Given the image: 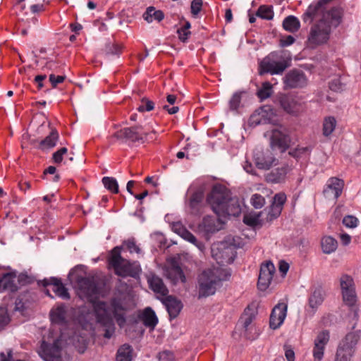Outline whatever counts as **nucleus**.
<instances>
[{"label":"nucleus","instance_id":"nucleus-17","mask_svg":"<svg viewBox=\"0 0 361 361\" xmlns=\"http://www.w3.org/2000/svg\"><path fill=\"white\" fill-rule=\"evenodd\" d=\"M171 229L183 239L195 245L200 251L203 252L204 250V244L202 242H199L194 235L185 228L181 222L178 221L173 223Z\"/></svg>","mask_w":361,"mask_h":361},{"label":"nucleus","instance_id":"nucleus-64","mask_svg":"<svg viewBox=\"0 0 361 361\" xmlns=\"http://www.w3.org/2000/svg\"><path fill=\"white\" fill-rule=\"evenodd\" d=\"M145 182L147 183H151L154 187H157L159 185L158 178L154 177H147L145 178Z\"/></svg>","mask_w":361,"mask_h":361},{"label":"nucleus","instance_id":"nucleus-12","mask_svg":"<svg viewBox=\"0 0 361 361\" xmlns=\"http://www.w3.org/2000/svg\"><path fill=\"white\" fill-rule=\"evenodd\" d=\"M276 112L271 106H264L256 110L249 118L248 123L250 126H256L259 124L274 123L277 121Z\"/></svg>","mask_w":361,"mask_h":361},{"label":"nucleus","instance_id":"nucleus-31","mask_svg":"<svg viewBox=\"0 0 361 361\" xmlns=\"http://www.w3.org/2000/svg\"><path fill=\"white\" fill-rule=\"evenodd\" d=\"M16 276L12 273H6L0 276V292L4 290L14 291L17 287L14 284Z\"/></svg>","mask_w":361,"mask_h":361},{"label":"nucleus","instance_id":"nucleus-59","mask_svg":"<svg viewBox=\"0 0 361 361\" xmlns=\"http://www.w3.org/2000/svg\"><path fill=\"white\" fill-rule=\"evenodd\" d=\"M126 245L130 252H135L137 253H139L140 251V248L135 245V242L133 240H128L126 243Z\"/></svg>","mask_w":361,"mask_h":361},{"label":"nucleus","instance_id":"nucleus-61","mask_svg":"<svg viewBox=\"0 0 361 361\" xmlns=\"http://www.w3.org/2000/svg\"><path fill=\"white\" fill-rule=\"evenodd\" d=\"M340 239L343 245H348L351 241V237L347 233H341Z\"/></svg>","mask_w":361,"mask_h":361},{"label":"nucleus","instance_id":"nucleus-46","mask_svg":"<svg viewBox=\"0 0 361 361\" xmlns=\"http://www.w3.org/2000/svg\"><path fill=\"white\" fill-rule=\"evenodd\" d=\"M102 183L104 187L109 191L117 193L118 192V185L117 180L112 177H104Z\"/></svg>","mask_w":361,"mask_h":361},{"label":"nucleus","instance_id":"nucleus-1","mask_svg":"<svg viewBox=\"0 0 361 361\" xmlns=\"http://www.w3.org/2000/svg\"><path fill=\"white\" fill-rule=\"evenodd\" d=\"M77 268L71 270L68 278L77 289L78 296L92 303L94 315L97 322L104 329V336L111 338L115 332L114 318L119 326L122 327L126 323L125 310L120 300L114 299L106 303L97 301L99 296V289L94 282L88 278L76 275Z\"/></svg>","mask_w":361,"mask_h":361},{"label":"nucleus","instance_id":"nucleus-23","mask_svg":"<svg viewBox=\"0 0 361 361\" xmlns=\"http://www.w3.org/2000/svg\"><path fill=\"white\" fill-rule=\"evenodd\" d=\"M325 297V293L322 289H316L310 295L308 300V307L307 312L314 314L319 307L322 304Z\"/></svg>","mask_w":361,"mask_h":361},{"label":"nucleus","instance_id":"nucleus-26","mask_svg":"<svg viewBox=\"0 0 361 361\" xmlns=\"http://www.w3.org/2000/svg\"><path fill=\"white\" fill-rule=\"evenodd\" d=\"M44 286H51L52 290L56 295L62 299L69 298L68 290L63 285L61 281L56 278H51L49 280H44Z\"/></svg>","mask_w":361,"mask_h":361},{"label":"nucleus","instance_id":"nucleus-37","mask_svg":"<svg viewBox=\"0 0 361 361\" xmlns=\"http://www.w3.org/2000/svg\"><path fill=\"white\" fill-rule=\"evenodd\" d=\"M58 140L59 133L55 129H53L50 134L41 141L40 147L42 149L52 148L56 145Z\"/></svg>","mask_w":361,"mask_h":361},{"label":"nucleus","instance_id":"nucleus-13","mask_svg":"<svg viewBox=\"0 0 361 361\" xmlns=\"http://www.w3.org/2000/svg\"><path fill=\"white\" fill-rule=\"evenodd\" d=\"M339 283L344 302L349 306L354 305L357 295L353 279L350 276L343 274L340 277Z\"/></svg>","mask_w":361,"mask_h":361},{"label":"nucleus","instance_id":"nucleus-38","mask_svg":"<svg viewBox=\"0 0 361 361\" xmlns=\"http://www.w3.org/2000/svg\"><path fill=\"white\" fill-rule=\"evenodd\" d=\"M300 23L299 20L293 16H289L286 18L283 22V28L290 32H296L299 30Z\"/></svg>","mask_w":361,"mask_h":361},{"label":"nucleus","instance_id":"nucleus-4","mask_svg":"<svg viewBox=\"0 0 361 361\" xmlns=\"http://www.w3.org/2000/svg\"><path fill=\"white\" fill-rule=\"evenodd\" d=\"M207 202L216 216L224 220L227 216H238L241 207L238 200L231 198L228 190L222 185H215L207 197Z\"/></svg>","mask_w":361,"mask_h":361},{"label":"nucleus","instance_id":"nucleus-3","mask_svg":"<svg viewBox=\"0 0 361 361\" xmlns=\"http://www.w3.org/2000/svg\"><path fill=\"white\" fill-rule=\"evenodd\" d=\"M66 333L51 329L47 337L44 338L39 350V356L44 361H63L62 352L66 344H73L80 353H83L86 347V339L74 332L73 335L66 339Z\"/></svg>","mask_w":361,"mask_h":361},{"label":"nucleus","instance_id":"nucleus-35","mask_svg":"<svg viewBox=\"0 0 361 361\" xmlns=\"http://www.w3.org/2000/svg\"><path fill=\"white\" fill-rule=\"evenodd\" d=\"M133 349L130 345L124 344L117 350V361H132Z\"/></svg>","mask_w":361,"mask_h":361},{"label":"nucleus","instance_id":"nucleus-15","mask_svg":"<svg viewBox=\"0 0 361 361\" xmlns=\"http://www.w3.org/2000/svg\"><path fill=\"white\" fill-rule=\"evenodd\" d=\"M275 273V267L271 262L262 264L260 268L257 286L259 290H265L270 285Z\"/></svg>","mask_w":361,"mask_h":361},{"label":"nucleus","instance_id":"nucleus-14","mask_svg":"<svg viewBox=\"0 0 361 361\" xmlns=\"http://www.w3.org/2000/svg\"><path fill=\"white\" fill-rule=\"evenodd\" d=\"M224 224V220L221 216H217V218L207 216L204 218L202 222L198 226V231L200 233L207 235L221 229Z\"/></svg>","mask_w":361,"mask_h":361},{"label":"nucleus","instance_id":"nucleus-45","mask_svg":"<svg viewBox=\"0 0 361 361\" xmlns=\"http://www.w3.org/2000/svg\"><path fill=\"white\" fill-rule=\"evenodd\" d=\"M257 16L262 19L271 20L274 17V12L271 6H261L258 8Z\"/></svg>","mask_w":361,"mask_h":361},{"label":"nucleus","instance_id":"nucleus-58","mask_svg":"<svg viewBox=\"0 0 361 361\" xmlns=\"http://www.w3.org/2000/svg\"><path fill=\"white\" fill-rule=\"evenodd\" d=\"M159 359L163 360L171 361L173 360V355L170 351H163L159 353Z\"/></svg>","mask_w":361,"mask_h":361},{"label":"nucleus","instance_id":"nucleus-20","mask_svg":"<svg viewBox=\"0 0 361 361\" xmlns=\"http://www.w3.org/2000/svg\"><path fill=\"white\" fill-rule=\"evenodd\" d=\"M343 181L337 178H331L326 183L324 193L326 198L336 200L341 194Z\"/></svg>","mask_w":361,"mask_h":361},{"label":"nucleus","instance_id":"nucleus-49","mask_svg":"<svg viewBox=\"0 0 361 361\" xmlns=\"http://www.w3.org/2000/svg\"><path fill=\"white\" fill-rule=\"evenodd\" d=\"M243 93V92H237L233 94L229 101V106L231 109L236 110L240 106Z\"/></svg>","mask_w":361,"mask_h":361},{"label":"nucleus","instance_id":"nucleus-7","mask_svg":"<svg viewBox=\"0 0 361 361\" xmlns=\"http://www.w3.org/2000/svg\"><path fill=\"white\" fill-rule=\"evenodd\" d=\"M360 331L355 330L345 335L337 347L334 361H351L360 338Z\"/></svg>","mask_w":361,"mask_h":361},{"label":"nucleus","instance_id":"nucleus-50","mask_svg":"<svg viewBox=\"0 0 361 361\" xmlns=\"http://www.w3.org/2000/svg\"><path fill=\"white\" fill-rule=\"evenodd\" d=\"M252 205L256 209L262 208L265 204V200L259 194H254L250 200Z\"/></svg>","mask_w":361,"mask_h":361},{"label":"nucleus","instance_id":"nucleus-41","mask_svg":"<svg viewBox=\"0 0 361 361\" xmlns=\"http://www.w3.org/2000/svg\"><path fill=\"white\" fill-rule=\"evenodd\" d=\"M286 200V195L284 193H278L275 195L273 202L274 216H279L282 211V206Z\"/></svg>","mask_w":361,"mask_h":361},{"label":"nucleus","instance_id":"nucleus-11","mask_svg":"<svg viewBox=\"0 0 361 361\" xmlns=\"http://www.w3.org/2000/svg\"><path fill=\"white\" fill-rule=\"evenodd\" d=\"M287 68L286 62L279 59L276 54H271L264 58L259 64V74L269 73L271 75L281 74Z\"/></svg>","mask_w":361,"mask_h":361},{"label":"nucleus","instance_id":"nucleus-39","mask_svg":"<svg viewBox=\"0 0 361 361\" xmlns=\"http://www.w3.org/2000/svg\"><path fill=\"white\" fill-rule=\"evenodd\" d=\"M164 13L161 11H156L154 7L147 8L143 14L144 19L147 23H152L154 20L161 21L164 18Z\"/></svg>","mask_w":361,"mask_h":361},{"label":"nucleus","instance_id":"nucleus-32","mask_svg":"<svg viewBox=\"0 0 361 361\" xmlns=\"http://www.w3.org/2000/svg\"><path fill=\"white\" fill-rule=\"evenodd\" d=\"M265 213L264 211L255 212H251L246 214H245L243 218V222L247 226L255 227L257 226H261L264 220L261 218V216Z\"/></svg>","mask_w":361,"mask_h":361},{"label":"nucleus","instance_id":"nucleus-24","mask_svg":"<svg viewBox=\"0 0 361 361\" xmlns=\"http://www.w3.org/2000/svg\"><path fill=\"white\" fill-rule=\"evenodd\" d=\"M165 305L171 318H176L180 313L183 305L181 302L171 296L161 299Z\"/></svg>","mask_w":361,"mask_h":361},{"label":"nucleus","instance_id":"nucleus-18","mask_svg":"<svg viewBox=\"0 0 361 361\" xmlns=\"http://www.w3.org/2000/svg\"><path fill=\"white\" fill-rule=\"evenodd\" d=\"M254 159L256 166L262 170H269L278 163L277 159L269 151L256 152Z\"/></svg>","mask_w":361,"mask_h":361},{"label":"nucleus","instance_id":"nucleus-16","mask_svg":"<svg viewBox=\"0 0 361 361\" xmlns=\"http://www.w3.org/2000/svg\"><path fill=\"white\" fill-rule=\"evenodd\" d=\"M288 305L286 302H279L272 310L270 315L269 326L272 329H277L283 323L287 314Z\"/></svg>","mask_w":361,"mask_h":361},{"label":"nucleus","instance_id":"nucleus-19","mask_svg":"<svg viewBox=\"0 0 361 361\" xmlns=\"http://www.w3.org/2000/svg\"><path fill=\"white\" fill-rule=\"evenodd\" d=\"M168 266L166 269V276L173 283H185V276L178 261L175 258H170L168 259Z\"/></svg>","mask_w":361,"mask_h":361},{"label":"nucleus","instance_id":"nucleus-43","mask_svg":"<svg viewBox=\"0 0 361 361\" xmlns=\"http://www.w3.org/2000/svg\"><path fill=\"white\" fill-rule=\"evenodd\" d=\"M347 85V79L345 77H338L333 79L329 83V87L335 92L343 91Z\"/></svg>","mask_w":361,"mask_h":361},{"label":"nucleus","instance_id":"nucleus-30","mask_svg":"<svg viewBox=\"0 0 361 361\" xmlns=\"http://www.w3.org/2000/svg\"><path fill=\"white\" fill-rule=\"evenodd\" d=\"M140 318L145 326L150 328L151 329H154L158 323V318L157 317L155 312L150 307L145 308L140 314Z\"/></svg>","mask_w":361,"mask_h":361},{"label":"nucleus","instance_id":"nucleus-60","mask_svg":"<svg viewBox=\"0 0 361 361\" xmlns=\"http://www.w3.org/2000/svg\"><path fill=\"white\" fill-rule=\"evenodd\" d=\"M243 167L244 169V170L248 173H250V174H252V175H255V169H254V166H252V164L251 163H250L249 161H245V163L243 164Z\"/></svg>","mask_w":361,"mask_h":361},{"label":"nucleus","instance_id":"nucleus-34","mask_svg":"<svg viewBox=\"0 0 361 361\" xmlns=\"http://www.w3.org/2000/svg\"><path fill=\"white\" fill-rule=\"evenodd\" d=\"M250 310H245L244 314L240 317L238 325L240 326L244 329L245 336L250 338L251 337L247 334L249 330L252 329L251 326V324L254 319V314L252 313H249Z\"/></svg>","mask_w":361,"mask_h":361},{"label":"nucleus","instance_id":"nucleus-5","mask_svg":"<svg viewBox=\"0 0 361 361\" xmlns=\"http://www.w3.org/2000/svg\"><path fill=\"white\" fill-rule=\"evenodd\" d=\"M224 279L222 269L218 267L202 271L198 279L199 296L207 297L214 294Z\"/></svg>","mask_w":361,"mask_h":361},{"label":"nucleus","instance_id":"nucleus-52","mask_svg":"<svg viewBox=\"0 0 361 361\" xmlns=\"http://www.w3.org/2000/svg\"><path fill=\"white\" fill-rule=\"evenodd\" d=\"M154 107L153 102L147 99H142V104L137 108V110L140 112L143 111H149L152 110Z\"/></svg>","mask_w":361,"mask_h":361},{"label":"nucleus","instance_id":"nucleus-53","mask_svg":"<svg viewBox=\"0 0 361 361\" xmlns=\"http://www.w3.org/2000/svg\"><path fill=\"white\" fill-rule=\"evenodd\" d=\"M68 152V149L66 147H62L60 149L57 150L53 154V159L54 161L56 164H60L63 160V156Z\"/></svg>","mask_w":361,"mask_h":361},{"label":"nucleus","instance_id":"nucleus-48","mask_svg":"<svg viewBox=\"0 0 361 361\" xmlns=\"http://www.w3.org/2000/svg\"><path fill=\"white\" fill-rule=\"evenodd\" d=\"M10 322V317L6 307H0V331L2 330Z\"/></svg>","mask_w":361,"mask_h":361},{"label":"nucleus","instance_id":"nucleus-27","mask_svg":"<svg viewBox=\"0 0 361 361\" xmlns=\"http://www.w3.org/2000/svg\"><path fill=\"white\" fill-rule=\"evenodd\" d=\"M188 193L191 195L188 202L190 212L196 214L199 212L200 204L203 197V192L201 190L193 191L192 186H191L188 189Z\"/></svg>","mask_w":361,"mask_h":361},{"label":"nucleus","instance_id":"nucleus-55","mask_svg":"<svg viewBox=\"0 0 361 361\" xmlns=\"http://www.w3.org/2000/svg\"><path fill=\"white\" fill-rule=\"evenodd\" d=\"M64 79L65 77L61 75L56 76L54 74H51L49 75V81L51 83L53 87H56L58 84L63 82Z\"/></svg>","mask_w":361,"mask_h":361},{"label":"nucleus","instance_id":"nucleus-9","mask_svg":"<svg viewBox=\"0 0 361 361\" xmlns=\"http://www.w3.org/2000/svg\"><path fill=\"white\" fill-rule=\"evenodd\" d=\"M264 136L269 139L270 146L273 149H279L283 152L289 147L290 137L286 130L281 126L267 131Z\"/></svg>","mask_w":361,"mask_h":361},{"label":"nucleus","instance_id":"nucleus-44","mask_svg":"<svg viewBox=\"0 0 361 361\" xmlns=\"http://www.w3.org/2000/svg\"><path fill=\"white\" fill-rule=\"evenodd\" d=\"M312 148L310 146H307V147L300 146V147H298L297 148L294 149L293 150L290 151L289 152V154L291 156H293L297 159H300V158L306 157L309 156L312 151Z\"/></svg>","mask_w":361,"mask_h":361},{"label":"nucleus","instance_id":"nucleus-51","mask_svg":"<svg viewBox=\"0 0 361 361\" xmlns=\"http://www.w3.org/2000/svg\"><path fill=\"white\" fill-rule=\"evenodd\" d=\"M359 223L358 219L353 216V215H348L345 216L343 219V224L350 228H353L357 226Z\"/></svg>","mask_w":361,"mask_h":361},{"label":"nucleus","instance_id":"nucleus-54","mask_svg":"<svg viewBox=\"0 0 361 361\" xmlns=\"http://www.w3.org/2000/svg\"><path fill=\"white\" fill-rule=\"evenodd\" d=\"M202 7V0H193L191 3V13L196 16L201 11Z\"/></svg>","mask_w":361,"mask_h":361},{"label":"nucleus","instance_id":"nucleus-10","mask_svg":"<svg viewBox=\"0 0 361 361\" xmlns=\"http://www.w3.org/2000/svg\"><path fill=\"white\" fill-rule=\"evenodd\" d=\"M278 100L280 106L288 114L296 116L304 110V101L300 96L281 94Z\"/></svg>","mask_w":361,"mask_h":361},{"label":"nucleus","instance_id":"nucleus-63","mask_svg":"<svg viewBox=\"0 0 361 361\" xmlns=\"http://www.w3.org/2000/svg\"><path fill=\"white\" fill-rule=\"evenodd\" d=\"M285 355L288 361H295V353L292 349H287Z\"/></svg>","mask_w":361,"mask_h":361},{"label":"nucleus","instance_id":"nucleus-42","mask_svg":"<svg viewBox=\"0 0 361 361\" xmlns=\"http://www.w3.org/2000/svg\"><path fill=\"white\" fill-rule=\"evenodd\" d=\"M272 93L273 85L269 82H264L257 90V94L261 100H264L271 97Z\"/></svg>","mask_w":361,"mask_h":361},{"label":"nucleus","instance_id":"nucleus-40","mask_svg":"<svg viewBox=\"0 0 361 361\" xmlns=\"http://www.w3.org/2000/svg\"><path fill=\"white\" fill-rule=\"evenodd\" d=\"M336 126V120L333 116L326 117L323 122L322 133L325 137L332 134Z\"/></svg>","mask_w":361,"mask_h":361},{"label":"nucleus","instance_id":"nucleus-8","mask_svg":"<svg viewBox=\"0 0 361 361\" xmlns=\"http://www.w3.org/2000/svg\"><path fill=\"white\" fill-rule=\"evenodd\" d=\"M211 252L212 257L219 265L232 263L235 257V247L226 242L212 244Z\"/></svg>","mask_w":361,"mask_h":361},{"label":"nucleus","instance_id":"nucleus-21","mask_svg":"<svg viewBox=\"0 0 361 361\" xmlns=\"http://www.w3.org/2000/svg\"><path fill=\"white\" fill-rule=\"evenodd\" d=\"M283 82L286 87H299L305 85L306 78L303 73L298 71H292L286 75Z\"/></svg>","mask_w":361,"mask_h":361},{"label":"nucleus","instance_id":"nucleus-56","mask_svg":"<svg viewBox=\"0 0 361 361\" xmlns=\"http://www.w3.org/2000/svg\"><path fill=\"white\" fill-rule=\"evenodd\" d=\"M178 37L180 41L185 42L189 37L190 32L187 28H180L178 30Z\"/></svg>","mask_w":361,"mask_h":361},{"label":"nucleus","instance_id":"nucleus-29","mask_svg":"<svg viewBox=\"0 0 361 361\" xmlns=\"http://www.w3.org/2000/svg\"><path fill=\"white\" fill-rule=\"evenodd\" d=\"M123 135L132 142H143L147 137V133L140 127L125 128Z\"/></svg>","mask_w":361,"mask_h":361},{"label":"nucleus","instance_id":"nucleus-47","mask_svg":"<svg viewBox=\"0 0 361 361\" xmlns=\"http://www.w3.org/2000/svg\"><path fill=\"white\" fill-rule=\"evenodd\" d=\"M325 348L313 344L312 354L314 361H322L324 357Z\"/></svg>","mask_w":361,"mask_h":361},{"label":"nucleus","instance_id":"nucleus-33","mask_svg":"<svg viewBox=\"0 0 361 361\" xmlns=\"http://www.w3.org/2000/svg\"><path fill=\"white\" fill-rule=\"evenodd\" d=\"M338 247L337 240L329 235H325L321 239V247L324 253L331 254L334 252Z\"/></svg>","mask_w":361,"mask_h":361},{"label":"nucleus","instance_id":"nucleus-22","mask_svg":"<svg viewBox=\"0 0 361 361\" xmlns=\"http://www.w3.org/2000/svg\"><path fill=\"white\" fill-rule=\"evenodd\" d=\"M292 170L291 166L286 164L271 171L266 176V180L272 183H283L286 176Z\"/></svg>","mask_w":361,"mask_h":361},{"label":"nucleus","instance_id":"nucleus-2","mask_svg":"<svg viewBox=\"0 0 361 361\" xmlns=\"http://www.w3.org/2000/svg\"><path fill=\"white\" fill-rule=\"evenodd\" d=\"M326 0L313 2L303 15L305 23L317 20L312 27L308 37L309 43L314 46L326 43L330 37L331 27H336L341 22L342 11L336 8L326 9Z\"/></svg>","mask_w":361,"mask_h":361},{"label":"nucleus","instance_id":"nucleus-25","mask_svg":"<svg viewBox=\"0 0 361 361\" xmlns=\"http://www.w3.org/2000/svg\"><path fill=\"white\" fill-rule=\"evenodd\" d=\"M148 283L151 289L157 294L159 299L161 300L167 295L169 291L161 279L152 275L148 279Z\"/></svg>","mask_w":361,"mask_h":361},{"label":"nucleus","instance_id":"nucleus-62","mask_svg":"<svg viewBox=\"0 0 361 361\" xmlns=\"http://www.w3.org/2000/svg\"><path fill=\"white\" fill-rule=\"evenodd\" d=\"M288 269H289V265L288 263H286L285 262H281L279 263V271L282 274V275L286 274Z\"/></svg>","mask_w":361,"mask_h":361},{"label":"nucleus","instance_id":"nucleus-36","mask_svg":"<svg viewBox=\"0 0 361 361\" xmlns=\"http://www.w3.org/2000/svg\"><path fill=\"white\" fill-rule=\"evenodd\" d=\"M330 341V332L329 330L319 331L314 338L313 344H316L326 349Z\"/></svg>","mask_w":361,"mask_h":361},{"label":"nucleus","instance_id":"nucleus-6","mask_svg":"<svg viewBox=\"0 0 361 361\" xmlns=\"http://www.w3.org/2000/svg\"><path fill=\"white\" fill-rule=\"evenodd\" d=\"M109 264L114 269L115 273L121 276L136 277L140 271V265L137 262H130L121 256V247H114L109 257Z\"/></svg>","mask_w":361,"mask_h":361},{"label":"nucleus","instance_id":"nucleus-28","mask_svg":"<svg viewBox=\"0 0 361 361\" xmlns=\"http://www.w3.org/2000/svg\"><path fill=\"white\" fill-rule=\"evenodd\" d=\"M67 317L68 314L66 308L63 305L53 308L50 312L51 321L54 325H62L66 324Z\"/></svg>","mask_w":361,"mask_h":361},{"label":"nucleus","instance_id":"nucleus-57","mask_svg":"<svg viewBox=\"0 0 361 361\" xmlns=\"http://www.w3.org/2000/svg\"><path fill=\"white\" fill-rule=\"evenodd\" d=\"M294 42L295 38L291 35H288L281 39L280 45L281 47H288L293 44Z\"/></svg>","mask_w":361,"mask_h":361}]
</instances>
